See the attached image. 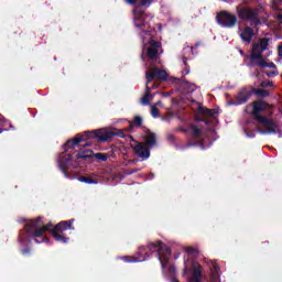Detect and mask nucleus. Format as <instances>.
<instances>
[{"label": "nucleus", "mask_w": 282, "mask_h": 282, "mask_svg": "<svg viewBox=\"0 0 282 282\" xmlns=\"http://www.w3.org/2000/svg\"><path fill=\"white\" fill-rule=\"evenodd\" d=\"M75 219L62 220L57 225L48 223L43 224L41 217L30 220L29 224L24 226V231L20 230L18 241L20 243H28V239H34L35 243H47L50 238L43 236L45 232H51L55 241L59 243H68L69 237L65 235L67 230H74Z\"/></svg>", "instance_id": "f257e3e1"}, {"label": "nucleus", "mask_w": 282, "mask_h": 282, "mask_svg": "<svg viewBox=\"0 0 282 282\" xmlns=\"http://www.w3.org/2000/svg\"><path fill=\"white\" fill-rule=\"evenodd\" d=\"M149 250V251H147ZM149 252H156V258L159 259L161 263L162 273L166 274V265H169V262L171 261V248L169 246L164 245L161 240L156 242H148L147 246L139 247L137 251V258H131L129 256H124L122 258V261L126 263H138L140 261H145V259H149L151 257V253Z\"/></svg>", "instance_id": "f03ea898"}, {"label": "nucleus", "mask_w": 282, "mask_h": 282, "mask_svg": "<svg viewBox=\"0 0 282 282\" xmlns=\"http://www.w3.org/2000/svg\"><path fill=\"white\" fill-rule=\"evenodd\" d=\"M116 135H121L120 132L117 131H86L82 134H77L73 140L68 139L64 144V150L69 151V149H76L80 142H86L83 147L84 149L87 147H91V142L89 140H98L99 142H107V140H111V138H116Z\"/></svg>", "instance_id": "7ed1b4c3"}, {"label": "nucleus", "mask_w": 282, "mask_h": 282, "mask_svg": "<svg viewBox=\"0 0 282 282\" xmlns=\"http://www.w3.org/2000/svg\"><path fill=\"white\" fill-rule=\"evenodd\" d=\"M124 1L129 6H137V8L132 10L134 14V28H137V30H141L139 35L142 43L143 44L147 43L148 39H150V41L153 40V37H151V31L145 30L147 23L144 22V11L138 10V8H144V6H150L153 0H124Z\"/></svg>", "instance_id": "20e7f679"}, {"label": "nucleus", "mask_w": 282, "mask_h": 282, "mask_svg": "<svg viewBox=\"0 0 282 282\" xmlns=\"http://www.w3.org/2000/svg\"><path fill=\"white\" fill-rule=\"evenodd\" d=\"M236 12L240 21H250L251 25H261V19H259V8H250L246 4H239L236 8Z\"/></svg>", "instance_id": "39448f33"}, {"label": "nucleus", "mask_w": 282, "mask_h": 282, "mask_svg": "<svg viewBox=\"0 0 282 282\" xmlns=\"http://www.w3.org/2000/svg\"><path fill=\"white\" fill-rule=\"evenodd\" d=\"M270 45V40L268 37H262L258 43L253 44L251 54L248 56L250 63L249 67H257L258 61H263V53L268 50Z\"/></svg>", "instance_id": "423d86ee"}, {"label": "nucleus", "mask_w": 282, "mask_h": 282, "mask_svg": "<svg viewBox=\"0 0 282 282\" xmlns=\"http://www.w3.org/2000/svg\"><path fill=\"white\" fill-rule=\"evenodd\" d=\"M250 98H252V88L251 86H245L231 100H229V105L239 107L241 105H246Z\"/></svg>", "instance_id": "0eeeda50"}, {"label": "nucleus", "mask_w": 282, "mask_h": 282, "mask_svg": "<svg viewBox=\"0 0 282 282\" xmlns=\"http://www.w3.org/2000/svg\"><path fill=\"white\" fill-rule=\"evenodd\" d=\"M250 105L252 107L251 116H252L253 120H256V122H259L260 120H263L264 118H267L262 113L264 111H268V107H270L269 102L258 99L256 101H252Z\"/></svg>", "instance_id": "6e6552de"}, {"label": "nucleus", "mask_w": 282, "mask_h": 282, "mask_svg": "<svg viewBox=\"0 0 282 282\" xmlns=\"http://www.w3.org/2000/svg\"><path fill=\"white\" fill-rule=\"evenodd\" d=\"M258 122L259 124H262V129L259 130L262 135H274L276 133H281V129L279 128V124L274 122V119H269L268 117H264Z\"/></svg>", "instance_id": "1a4fd4ad"}, {"label": "nucleus", "mask_w": 282, "mask_h": 282, "mask_svg": "<svg viewBox=\"0 0 282 282\" xmlns=\"http://www.w3.org/2000/svg\"><path fill=\"white\" fill-rule=\"evenodd\" d=\"M216 21L221 28L232 29L237 25V15L228 11H220L216 15Z\"/></svg>", "instance_id": "9d476101"}, {"label": "nucleus", "mask_w": 282, "mask_h": 282, "mask_svg": "<svg viewBox=\"0 0 282 282\" xmlns=\"http://www.w3.org/2000/svg\"><path fill=\"white\" fill-rule=\"evenodd\" d=\"M189 282H202V264L198 262H191V267H188V262H185L183 274H191Z\"/></svg>", "instance_id": "9b49d317"}, {"label": "nucleus", "mask_w": 282, "mask_h": 282, "mask_svg": "<svg viewBox=\"0 0 282 282\" xmlns=\"http://www.w3.org/2000/svg\"><path fill=\"white\" fill-rule=\"evenodd\" d=\"M145 78H147L145 85L149 86L151 85V83H153V80H166L169 78V73H166V70L164 69L153 67L145 72Z\"/></svg>", "instance_id": "f8f14e48"}, {"label": "nucleus", "mask_w": 282, "mask_h": 282, "mask_svg": "<svg viewBox=\"0 0 282 282\" xmlns=\"http://www.w3.org/2000/svg\"><path fill=\"white\" fill-rule=\"evenodd\" d=\"M215 109H208L204 106H198V109L194 115V120H196V122H204L205 124H210V120L206 118H215Z\"/></svg>", "instance_id": "ddd939ff"}, {"label": "nucleus", "mask_w": 282, "mask_h": 282, "mask_svg": "<svg viewBox=\"0 0 282 282\" xmlns=\"http://www.w3.org/2000/svg\"><path fill=\"white\" fill-rule=\"evenodd\" d=\"M75 158L77 160H91V158H95L99 162H107V160H109V155L100 152L94 154V151L91 150L80 151L75 155Z\"/></svg>", "instance_id": "4468645a"}, {"label": "nucleus", "mask_w": 282, "mask_h": 282, "mask_svg": "<svg viewBox=\"0 0 282 282\" xmlns=\"http://www.w3.org/2000/svg\"><path fill=\"white\" fill-rule=\"evenodd\" d=\"M148 50H147V56L149 61H158V56L160 54V47H162V43L155 40H149L148 41Z\"/></svg>", "instance_id": "2eb2a0df"}, {"label": "nucleus", "mask_w": 282, "mask_h": 282, "mask_svg": "<svg viewBox=\"0 0 282 282\" xmlns=\"http://www.w3.org/2000/svg\"><path fill=\"white\" fill-rule=\"evenodd\" d=\"M133 151L134 155H138L141 160H149V158H151V149H149L144 143H138L134 145Z\"/></svg>", "instance_id": "dca6fc26"}, {"label": "nucleus", "mask_w": 282, "mask_h": 282, "mask_svg": "<svg viewBox=\"0 0 282 282\" xmlns=\"http://www.w3.org/2000/svg\"><path fill=\"white\" fill-rule=\"evenodd\" d=\"M72 154L62 153L59 155V169L65 177H69V173H67V171H69V164L72 162Z\"/></svg>", "instance_id": "f3484780"}, {"label": "nucleus", "mask_w": 282, "mask_h": 282, "mask_svg": "<svg viewBox=\"0 0 282 282\" xmlns=\"http://www.w3.org/2000/svg\"><path fill=\"white\" fill-rule=\"evenodd\" d=\"M240 39L243 43H252V37L254 36V29L251 26L239 28Z\"/></svg>", "instance_id": "a211bd4d"}, {"label": "nucleus", "mask_w": 282, "mask_h": 282, "mask_svg": "<svg viewBox=\"0 0 282 282\" xmlns=\"http://www.w3.org/2000/svg\"><path fill=\"white\" fill-rule=\"evenodd\" d=\"M145 147H155L158 144V138L155 137V133L154 132H151V130L149 129H145Z\"/></svg>", "instance_id": "6ab92c4d"}, {"label": "nucleus", "mask_w": 282, "mask_h": 282, "mask_svg": "<svg viewBox=\"0 0 282 282\" xmlns=\"http://www.w3.org/2000/svg\"><path fill=\"white\" fill-rule=\"evenodd\" d=\"M153 88H155V84H153L152 87H150L149 85L145 84V94L141 98L142 105H144V106L151 105V102H149V96H151V89H153Z\"/></svg>", "instance_id": "aec40b11"}, {"label": "nucleus", "mask_w": 282, "mask_h": 282, "mask_svg": "<svg viewBox=\"0 0 282 282\" xmlns=\"http://www.w3.org/2000/svg\"><path fill=\"white\" fill-rule=\"evenodd\" d=\"M254 94V96H258V98H268L270 96V91L265 89H257L251 86V95Z\"/></svg>", "instance_id": "412c9836"}, {"label": "nucleus", "mask_w": 282, "mask_h": 282, "mask_svg": "<svg viewBox=\"0 0 282 282\" xmlns=\"http://www.w3.org/2000/svg\"><path fill=\"white\" fill-rule=\"evenodd\" d=\"M189 130H191V133H192V138L194 140H199V138H202V129H199L197 126L191 124Z\"/></svg>", "instance_id": "4be33fe9"}, {"label": "nucleus", "mask_w": 282, "mask_h": 282, "mask_svg": "<svg viewBox=\"0 0 282 282\" xmlns=\"http://www.w3.org/2000/svg\"><path fill=\"white\" fill-rule=\"evenodd\" d=\"M256 67H261V68L269 67V69H275L276 64L273 62L268 63V62H265L264 58H262V59L258 61V63L256 64Z\"/></svg>", "instance_id": "5701e85b"}, {"label": "nucleus", "mask_w": 282, "mask_h": 282, "mask_svg": "<svg viewBox=\"0 0 282 282\" xmlns=\"http://www.w3.org/2000/svg\"><path fill=\"white\" fill-rule=\"evenodd\" d=\"M143 119L140 116H135L133 120L129 124V130L133 129L134 127H142Z\"/></svg>", "instance_id": "b1692460"}, {"label": "nucleus", "mask_w": 282, "mask_h": 282, "mask_svg": "<svg viewBox=\"0 0 282 282\" xmlns=\"http://www.w3.org/2000/svg\"><path fill=\"white\" fill-rule=\"evenodd\" d=\"M79 182H84V184H98V182L89 176H79Z\"/></svg>", "instance_id": "393cba45"}, {"label": "nucleus", "mask_w": 282, "mask_h": 282, "mask_svg": "<svg viewBox=\"0 0 282 282\" xmlns=\"http://www.w3.org/2000/svg\"><path fill=\"white\" fill-rule=\"evenodd\" d=\"M185 252L189 256V257H197V254H199V251L193 247H187L185 249Z\"/></svg>", "instance_id": "a878e982"}, {"label": "nucleus", "mask_w": 282, "mask_h": 282, "mask_svg": "<svg viewBox=\"0 0 282 282\" xmlns=\"http://www.w3.org/2000/svg\"><path fill=\"white\" fill-rule=\"evenodd\" d=\"M183 63H184V70L183 74L184 76H188V74H191V66L188 65V59L186 57L183 58Z\"/></svg>", "instance_id": "bb28decb"}, {"label": "nucleus", "mask_w": 282, "mask_h": 282, "mask_svg": "<svg viewBox=\"0 0 282 282\" xmlns=\"http://www.w3.org/2000/svg\"><path fill=\"white\" fill-rule=\"evenodd\" d=\"M150 113L152 118H160V108H158L156 106H152Z\"/></svg>", "instance_id": "cd10ccee"}, {"label": "nucleus", "mask_w": 282, "mask_h": 282, "mask_svg": "<svg viewBox=\"0 0 282 282\" xmlns=\"http://www.w3.org/2000/svg\"><path fill=\"white\" fill-rule=\"evenodd\" d=\"M260 87H262V89H265L267 87H274V83L267 79L260 83Z\"/></svg>", "instance_id": "c85d7f7f"}, {"label": "nucleus", "mask_w": 282, "mask_h": 282, "mask_svg": "<svg viewBox=\"0 0 282 282\" xmlns=\"http://www.w3.org/2000/svg\"><path fill=\"white\" fill-rule=\"evenodd\" d=\"M167 274L170 276H175V274H177V269H175V265H170L167 269Z\"/></svg>", "instance_id": "c756f323"}, {"label": "nucleus", "mask_w": 282, "mask_h": 282, "mask_svg": "<svg viewBox=\"0 0 282 282\" xmlns=\"http://www.w3.org/2000/svg\"><path fill=\"white\" fill-rule=\"evenodd\" d=\"M21 254H23V257H28V256L32 254V249H30L29 247L24 248L21 250Z\"/></svg>", "instance_id": "7c9ffc66"}, {"label": "nucleus", "mask_w": 282, "mask_h": 282, "mask_svg": "<svg viewBox=\"0 0 282 282\" xmlns=\"http://www.w3.org/2000/svg\"><path fill=\"white\" fill-rule=\"evenodd\" d=\"M265 74H267L268 78H274V76H276V72H274V70L267 72Z\"/></svg>", "instance_id": "2f4dec72"}, {"label": "nucleus", "mask_w": 282, "mask_h": 282, "mask_svg": "<svg viewBox=\"0 0 282 282\" xmlns=\"http://www.w3.org/2000/svg\"><path fill=\"white\" fill-rule=\"evenodd\" d=\"M176 131H181L182 133H188V129L186 128H177Z\"/></svg>", "instance_id": "473e14b6"}, {"label": "nucleus", "mask_w": 282, "mask_h": 282, "mask_svg": "<svg viewBox=\"0 0 282 282\" xmlns=\"http://www.w3.org/2000/svg\"><path fill=\"white\" fill-rule=\"evenodd\" d=\"M282 0H273V6L279 7L281 6Z\"/></svg>", "instance_id": "72a5a7b5"}, {"label": "nucleus", "mask_w": 282, "mask_h": 282, "mask_svg": "<svg viewBox=\"0 0 282 282\" xmlns=\"http://www.w3.org/2000/svg\"><path fill=\"white\" fill-rule=\"evenodd\" d=\"M167 140H171V142H175V135L169 134Z\"/></svg>", "instance_id": "f704fd0d"}, {"label": "nucleus", "mask_w": 282, "mask_h": 282, "mask_svg": "<svg viewBox=\"0 0 282 282\" xmlns=\"http://www.w3.org/2000/svg\"><path fill=\"white\" fill-rule=\"evenodd\" d=\"M276 19H278L279 23L282 25V14L281 13L278 14Z\"/></svg>", "instance_id": "c9c22d12"}, {"label": "nucleus", "mask_w": 282, "mask_h": 282, "mask_svg": "<svg viewBox=\"0 0 282 282\" xmlns=\"http://www.w3.org/2000/svg\"><path fill=\"white\" fill-rule=\"evenodd\" d=\"M1 122H6V118L0 115V124H1Z\"/></svg>", "instance_id": "e433bc0d"}, {"label": "nucleus", "mask_w": 282, "mask_h": 282, "mask_svg": "<svg viewBox=\"0 0 282 282\" xmlns=\"http://www.w3.org/2000/svg\"><path fill=\"white\" fill-rule=\"evenodd\" d=\"M138 171L140 170H132L131 172H129V175H133V173H138Z\"/></svg>", "instance_id": "4c0bfd02"}, {"label": "nucleus", "mask_w": 282, "mask_h": 282, "mask_svg": "<svg viewBox=\"0 0 282 282\" xmlns=\"http://www.w3.org/2000/svg\"><path fill=\"white\" fill-rule=\"evenodd\" d=\"M160 105H162V100L156 101L154 106L160 107Z\"/></svg>", "instance_id": "58836bf2"}, {"label": "nucleus", "mask_w": 282, "mask_h": 282, "mask_svg": "<svg viewBox=\"0 0 282 282\" xmlns=\"http://www.w3.org/2000/svg\"><path fill=\"white\" fill-rule=\"evenodd\" d=\"M214 270L217 272V270H219V267L217 264H215Z\"/></svg>", "instance_id": "ea45409f"}, {"label": "nucleus", "mask_w": 282, "mask_h": 282, "mask_svg": "<svg viewBox=\"0 0 282 282\" xmlns=\"http://www.w3.org/2000/svg\"><path fill=\"white\" fill-rule=\"evenodd\" d=\"M3 131H8V129L0 128V133H3Z\"/></svg>", "instance_id": "a19ab883"}, {"label": "nucleus", "mask_w": 282, "mask_h": 282, "mask_svg": "<svg viewBox=\"0 0 282 282\" xmlns=\"http://www.w3.org/2000/svg\"><path fill=\"white\" fill-rule=\"evenodd\" d=\"M172 282H180V280H177V279H172Z\"/></svg>", "instance_id": "79ce46f5"}, {"label": "nucleus", "mask_w": 282, "mask_h": 282, "mask_svg": "<svg viewBox=\"0 0 282 282\" xmlns=\"http://www.w3.org/2000/svg\"><path fill=\"white\" fill-rule=\"evenodd\" d=\"M10 129H14V127L12 126V123H10Z\"/></svg>", "instance_id": "37998d69"}, {"label": "nucleus", "mask_w": 282, "mask_h": 282, "mask_svg": "<svg viewBox=\"0 0 282 282\" xmlns=\"http://www.w3.org/2000/svg\"><path fill=\"white\" fill-rule=\"evenodd\" d=\"M240 54L243 55V51L240 50Z\"/></svg>", "instance_id": "c03bdc74"}, {"label": "nucleus", "mask_w": 282, "mask_h": 282, "mask_svg": "<svg viewBox=\"0 0 282 282\" xmlns=\"http://www.w3.org/2000/svg\"><path fill=\"white\" fill-rule=\"evenodd\" d=\"M130 140H132L133 141V138L130 135Z\"/></svg>", "instance_id": "a18cd8bd"}]
</instances>
